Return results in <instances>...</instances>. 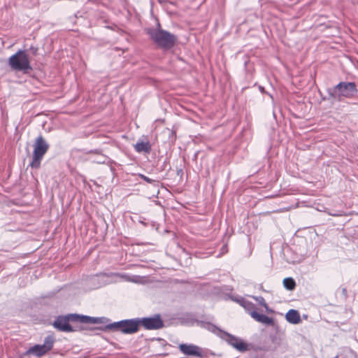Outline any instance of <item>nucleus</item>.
Here are the masks:
<instances>
[{
  "instance_id": "f257e3e1",
  "label": "nucleus",
  "mask_w": 358,
  "mask_h": 358,
  "mask_svg": "<svg viewBox=\"0 0 358 358\" xmlns=\"http://www.w3.org/2000/svg\"><path fill=\"white\" fill-rule=\"evenodd\" d=\"M150 39L159 48L169 50L173 48L177 41L176 36L161 28L158 22L156 28H149L146 31Z\"/></svg>"
},
{
  "instance_id": "f03ea898",
  "label": "nucleus",
  "mask_w": 358,
  "mask_h": 358,
  "mask_svg": "<svg viewBox=\"0 0 358 358\" xmlns=\"http://www.w3.org/2000/svg\"><path fill=\"white\" fill-rule=\"evenodd\" d=\"M10 69L15 71L27 73L32 70L30 58L25 50H19L8 60Z\"/></svg>"
},
{
  "instance_id": "7ed1b4c3",
  "label": "nucleus",
  "mask_w": 358,
  "mask_h": 358,
  "mask_svg": "<svg viewBox=\"0 0 358 358\" xmlns=\"http://www.w3.org/2000/svg\"><path fill=\"white\" fill-rule=\"evenodd\" d=\"M357 93V86L353 82H341L329 90V95L338 101H342L344 98H352Z\"/></svg>"
},
{
  "instance_id": "20e7f679",
  "label": "nucleus",
  "mask_w": 358,
  "mask_h": 358,
  "mask_svg": "<svg viewBox=\"0 0 358 358\" xmlns=\"http://www.w3.org/2000/svg\"><path fill=\"white\" fill-rule=\"evenodd\" d=\"M139 317L123 320L107 324L106 330L120 331L124 334L136 333L139 329Z\"/></svg>"
},
{
  "instance_id": "39448f33",
  "label": "nucleus",
  "mask_w": 358,
  "mask_h": 358,
  "mask_svg": "<svg viewBox=\"0 0 358 358\" xmlns=\"http://www.w3.org/2000/svg\"><path fill=\"white\" fill-rule=\"evenodd\" d=\"M33 147L32 160L29 166L33 169H38L41 166V160L48 150L50 145L44 138L40 135L36 138Z\"/></svg>"
},
{
  "instance_id": "423d86ee",
  "label": "nucleus",
  "mask_w": 358,
  "mask_h": 358,
  "mask_svg": "<svg viewBox=\"0 0 358 358\" xmlns=\"http://www.w3.org/2000/svg\"><path fill=\"white\" fill-rule=\"evenodd\" d=\"M55 339L53 336L48 335L45 338L44 343L42 345H35L24 353L25 355H34L37 357H41L49 352L53 347Z\"/></svg>"
},
{
  "instance_id": "0eeeda50",
  "label": "nucleus",
  "mask_w": 358,
  "mask_h": 358,
  "mask_svg": "<svg viewBox=\"0 0 358 358\" xmlns=\"http://www.w3.org/2000/svg\"><path fill=\"white\" fill-rule=\"evenodd\" d=\"M164 322L160 315L156 314L152 317L139 318V326L148 330H157L164 327Z\"/></svg>"
},
{
  "instance_id": "6e6552de",
  "label": "nucleus",
  "mask_w": 358,
  "mask_h": 358,
  "mask_svg": "<svg viewBox=\"0 0 358 358\" xmlns=\"http://www.w3.org/2000/svg\"><path fill=\"white\" fill-rule=\"evenodd\" d=\"M221 338L241 352H244L248 350V345L246 343L243 341L240 338L227 331L221 333Z\"/></svg>"
},
{
  "instance_id": "1a4fd4ad",
  "label": "nucleus",
  "mask_w": 358,
  "mask_h": 358,
  "mask_svg": "<svg viewBox=\"0 0 358 358\" xmlns=\"http://www.w3.org/2000/svg\"><path fill=\"white\" fill-rule=\"evenodd\" d=\"M75 322L71 317V314L66 316H59L53 322V326L58 330L63 332H72L76 331V329L71 326L69 322Z\"/></svg>"
},
{
  "instance_id": "9d476101",
  "label": "nucleus",
  "mask_w": 358,
  "mask_h": 358,
  "mask_svg": "<svg viewBox=\"0 0 358 358\" xmlns=\"http://www.w3.org/2000/svg\"><path fill=\"white\" fill-rule=\"evenodd\" d=\"M180 351L186 356L203 358L204 350L201 347L194 344L181 343L178 345Z\"/></svg>"
},
{
  "instance_id": "9b49d317",
  "label": "nucleus",
  "mask_w": 358,
  "mask_h": 358,
  "mask_svg": "<svg viewBox=\"0 0 358 358\" xmlns=\"http://www.w3.org/2000/svg\"><path fill=\"white\" fill-rule=\"evenodd\" d=\"M71 317L74 320L75 323L79 324H96L98 323L99 320V318L96 317L80 315L78 314H71Z\"/></svg>"
},
{
  "instance_id": "f8f14e48",
  "label": "nucleus",
  "mask_w": 358,
  "mask_h": 358,
  "mask_svg": "<svg viewBox=\"0 0 358 358\" xmlns=\"http://www.w3.org/2000/svg\"><path fill=\"white\" fill-rule=\"evenodd\" d=\"M251 317L257 322L264 324L273 326L274 324L273 318L269 317L266 315L258 313L256 310H252V312H251Z\"/></svg>"
},
{
  "instance_id": "ddd939ff",
  "label": "nucleus",
  "mask_w": 358,
  "mask_h": 358,
  "mask_svg": "<svg viewBox=\"0 0 358 358\" xmlns=\"http://www.w3.org/2000/svg\"><path fill=\"white\" fill-rule=\"evenodd\" d=\"M285 319L289 323L293 324H297L301 322L299 313L294 309H290L287 311L285 315Z\"/></svg>"
},
{
  "instance_id": "4468645a",
  "label": "nucleus",
  "mask_w": 358,
  "mask_h": 358,
  "mask_svg": "<svg viewBox=\"0 0 358 358\" xmlns=\"http://www.w3.org/2000/svg\"><path fill=\"white\" fill-rule=\"evenodd\" d=\"M102 276H106V277L117 276V277H119V278L124 280L125 281L133 282H138L139 279L141 278V277L138 276V275L130 276L125 273H103V274H102Z\"/></svg>"
},
{
  "instance_id": "2eb2a0df",
  "label": "nucleus",
  "mask_w": 358,
  "mask_h": 358,
  "mask_svg": "<svg viewBox=\"0 0 358 358\" xmlns=\"http://www.w3.org/2000/svg\"><path fill=\"white\" fill-rule=\"evenodd\" d=\"M134 149L137 152L150 153L151 145L148 141H138L134 145Z\"/></svg>"
},
{
  "instance_id": "dca6fc26",
  "label": "nucleus",
  "mask_w": 358,
  "mask_h": 358,
  "mask_svg": "<svg viewBox=\"0 0 358 358\" xmlns=\"http://www.w3.org/2000/svg\"><path fill=\"white\" fill-rule=\"evenodd\" d=\"M283 285L287 290H293L296 287V282L292 278H286L283 280Z\"/></svg>"
},
{
  "instance_id": "f3484780",
  "label": "nucleus",
  "mask_w": 358,
  "mask_h": 358,
  "mask_svg": "<svg viewBox=\"0 0 358 358\" xmlns=\"http://www.w3.org/2000/svg\"><path fill=\"white\" fill-rule=\"evenodd\" d=\"M206 328L208 331H210L214 333L215 334L217 335L220 338H221V333H224L225 332L224 331L221 330L217 327H216L215 325H214L213 324H210V323L206 324Z\"/></svg>"
},
{
  "instance_id": "a211bd4d",
  "label": "nucleus",
  "mask_w": 358,
  "mask_h": 358,
  "mask_svg": "<svg viewBox=\"0 0 358 358\" xmlns=\"http://www.w3.org/2000/svg\"><path fill=\"white\" fill-rule=\"evenodd\" d=\"M242 306L244 307V308L248 311V313L251 316V312L252 310H256V307L255 304L250 301H244L242 303Z\"/></svg>"
},
{
  "instance_id": "6ab92c4d",
  "label": "nucleus",
  "mask_w": 358,
  "mask_h": 358,
  "mask_svg": "<svg viewBox=\"0 0 358 358\" xmlns=\"http://www.w3.org/2000/svg\"><path fill=\"white\" fill-rule=\"evenodd\" d=\"M255 300L262 306H263L267 311H268V306L263 296H253Z\"/></svg>"
},
{
  "instance_id": "aec40b11",
  "label": "nucleus",
  "mask_w": 358,
  "mask_h": 358,
  "mask_svg": "<svg viewBox=\"0 0 358 358\" xmlns=\"http://www.w3.org/2000/svg\"><path fill=\"white\" fill-rule=\"evenodd\" d=\"M140 178H141L144 181L147 182L148 183H150V184H154L155 182H156L157 181L153 180V179H151L148 177H147L145 175H143V174H140L139 175Z\"/></svg>"
},
{
  "instance_id": "412c9836",
  "label": "nucleus",
  "mask_w": 358,
  "mask_h": 358,
  "mask_svg": "<svg viewBox=\"0 0 358 358\" xmlns=\"http://www.w3.org/2000/svg\"><path fill=\"white\" fill-rule=\"evenodd\" d=\"M30 49L32 50V52H33V54H34V55H36V52H37V51H38V48H34V47H31V48H30Z\"/></svg>"
},
{
  "instance_id": "4be33fe9",
  "label": "nucleus",
  "mask_w": 358,
  "mask_h": 358,
  "mask_svg": "<svg viewBox=\"0 0 358 358\" xmlns=\"http://www.w3.org/2000/svg\"><path fill=\"white\" fill-rule=\"evenodd\" d=\"M255 358H268V357L267 356H266L265 355H259L256 356Z\"/></svg>"
},
{
  "instance_id": "5701e85b",
  "label": "nucleus",
  "mask_w": 358,
  "mask_h": 358,
  "mask_svg": "<svg viewBox=\"0 0 358 358\" xmlns=\"http://www.w3.org/2000/svg\"><path fill=\"white\" fill-rule=\"evenodd\" d=\"M221 250H222V253H225V252H227V246H226V245L222 246V248Z\"/></svg>"
},
{
  "instance_id": "b1692460",
  "label": "nucleus",
  "mask_w": 358,
  "mask_h": 358,
  "mask_svg": "<svg viewBox=\"0 0 358 358\" xmlns=\"http://www.w3.org/2000/svg\"><path fill=\"white\" fill-rule=\"evenodd\" d=\"M171 135H172L173 136H176V132H175L174 131L171 130Z\"/></svg>"
},
{
  "instance_id": "393cba45",
  "label": "nucleus",
  "mask_w": 358,
  "mask_h": 358,
  "mask_svg": "<svg viewBox=\"0 0 358 358\" xmlns=\"http://www.w3.org/2000/svg\"><path fill=\"white\" fill-rule=\"evenodd\" d=\"M329 214L333 215V216H338V215H339L338 214H336V213H334V214L329 213Z\"/></svg>"
},
{
  "instance_id": "a878e982",
  "label": "nucleus",
  "mask_w": 358,
  "mask_h": 358,
  "mask_svg": "<svg viewBox=\"0 0 358 358\" xmlns=\"http://www.w3.org/2000/svg\"><path fill=\"white\" fill-rule=\"evenodd\" d=\"M334 358H337V357H334Z\"/></svg>"
}]
</instances>
